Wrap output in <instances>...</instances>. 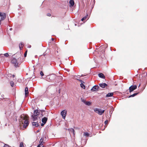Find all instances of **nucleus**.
Masks as SVG:
<instances>
[{"instance_id": "obj_1", "label": "nucleus", "mask_w": 147, "mask_h": 147, "mask_svg": "<svg viewBox=\"0 0 147 147\" xmlns=\"http://www.w3.org/2000/svg\"><path fill=\"white\" fill-rule=\"evenodd\" d=\"M20 125L23 124V127L26 128L29 125V122L28 119V116L24 114L21 115L19 119Z\"/></svg>"}, {"instance_id": "obj_2", "label": "nucleus", "mask_w": 147, "mask_h": 147, "mask_svg": "<svg viewBox=\"0 0 147 147\" xmlns=\"http://www.w3.org/2000/svg\"><path fill=\"white\" fill-rule=\"evenodd\" d=\"M21 59V58L20 57L18 58V60L15 58H13L12 59L11 62L15 67H19L21 63V62L20 61Z\"/></svg>"}, {"instance_id": "obj_3", "label": "nucleus", "mask_w": 147, "mask_h": 147, "mask_svg": "<svg viewBox=\"0 0 147 147\" xmlns=\"http://www.w3.org/2000/svg\"><path fill=\"white\" fill-rule=\"evenodd\" d=\"M40 114V110H34V114L31 113V117L33 121H35L38 119V116Z\"/></svg>"}, {"instance_id": "obj_4", "label": "nucleus", "mask_w": 147, "mask_h": 147, "mask_svg": "<svg viewBox=\"0 0 147 147\" xmlns=\"http://www.w3.org/2000/svg\"><path fill=\"white\" fill-rule=\"evenodd\" d=\"M56 76L55 75L53 74L50 76H47L46 78V80L50 82L54 80L56 78Z\"/></svg>"}, {"instance_id": "obj_5", "label": "nucleus", "mask_w": 147, "mask_h": 147, "mask_svg": "<svg viewBox=\"0 0 147 147\" xmlns=\"http://www.w3.org/2000/svg\"><path fill=\"white\" fill-rule=\"evenodd\" d=\"M94 111L98 113L99 115H102L105 112V110H102L101 109H99L97 108L94 109Z\"/></svg>"}, {"instance_id": "obj_6", "label": "nucleus", "mask_w": 147, "mask_h": 147, "mask_svg": "<svg viewBox=\"0 0 147 147\" xmlns=\"http://www.w3.org/2000/svg\"><path fill=\"white\" fill-rule=\"evenodd\" d=\"M137 88V86L136 85H132L130 86L129 88V90L130 92L133 91L134 90Z\"/></svg>"}, {"instance_id": "obj_7", "label": "nucleus", "mask_w": 147, "mask_h": 147, "mask_svg": "<svg viewBox=\"0 0 147 147\" xmlns=\"http://www.w3.org/2000/svg\"><path fill=\"white\" fill-rule=\"evenodd\" d=\"M6 14L5 13H2L0 12V19L3 20L6 17Z\"/></svg>"}, {"instance_id": "obj_8", "label": "nucleus", "mask_w": 147, "mask_h": 147, "mask_svg": "<svg viewBox=\"0 0 147 147\" xmlns=\"http://www.w3.org/2000/svg\"><path fill=\"white\" fill-rule=\"evenodd\" d=\"M99 88V86L98 85H96L92 87L91 90L92 92H94L98 90Z\"/></svg>"}, {"instance_id": "obj_9", "label": "nucleus", "mask_w": 147, "mask_h": 147, "mask_svg": "<svg viewBox=\"0 0 147 147\" xmlns=\"http://www.w3.org/2000/svg\"><path fill=\"white\" fill-rule=\"evenodd\" d=\"M43 141V138H41L39 142L40 144L37 146V147H40V146H42V147H44V146L43 145V143H44Z\"/></svg>"}, {"instance_id": "obj_10", "label": "nucleus", "mask_w": 147, "mask_h": 147, "mask_svg": "<svg viewBox=\"0 0 147 147\" xmlns=\"http://www.w3.org/2000/svg\"><path fill=\"white\" fill-rule=\"evenodd\" d=\"M67 113V111L65 110H64L62 111L61 112V115L62 116V117L63 119H65V116Z\"/></svg>"}, {"instance_id": "obj_11", "label": "nucleus", "mask_w": 147, "mask_h": 147, "mask_svg": "<svg viewBox=\"0 0 147 147\" xmlns=\"http://www.w3.org/2000/svg\"><path fill=\"white\" fill-rule=\"evenodd\" d=\"M99 86L102 88H105L107 86V84L105 83L99 84Z\"/></svg>"}, {"instance_id": "obj_12", "label": "nucleus", "mask_w": 147, "mask_h": 147, "mask_svg": "<svg viewBox=\"0 0 147 147\" xmlns=\"http://www.w3.org/2000/svg\"><path fill=\"white\" fill-rule=\"evenodd\" d=\"M69 3L70 5V7H71L74 6V2L73 0H70L69 1Z\"/></svg>"}, {"instance_id": "obj_13", "label": "nucleus", "mask_w": 147, "mask_h": 147, "mask_svg": "<svg viewBox=\"0 0 147 147\" xmlns=\"http://www.w3.org/2000/svg\"><path fill=\"white\" fill-rule=\"evenodd\" d=\"M47 117H45L42 118V121L43 123H46L47 122Z\"/></svg>"}, {"instance_id": "obj_14", "label": "nucleus", "mask_w": 147, "mask_h": 147, "mask_svg": "<svg viewBox=\"0 0 147 147\" xmlns=\"http://www.w3.org/2000/svg\"><path fill=\"white\" fill-rule=\"evenodd\" d=\"M32 124L33 126L35 127H37L39 125L38 123L36 122H32Z\"/></svg>"}, {"instance_id": "obj_15", "label": "nucleus", "mask_w": 147, "mask_h": 147, "mask_svg": "<svg viewBox=\"0 0 147 147\" xmlns=\"http://www.w3.org/2000/svg\"><path fill=\"white\" fill-rule=\"evenodd\" d=\"M9 56V55L7 53L4 54V55L3 54H1L0 55V58L1 57H4L5 56L6 57H8Z\"/></svg>"}, {"instance_id": "obj_16", "label": "nucleus", "mask_w": 147, "mask_h": 147, "mask_svg": "<svg viewBox=\"0 0 147 147\" xmlns=\"http://www.w3.org/2000/svg\"><path fill=\"white\" fill-rule=\"evenodd\" d=\"M98 76L99 77L103 79H104L105 78L104 75L102 73L99 74H98Z\"/></svg>"}, {"instance_id": "obj_17", "label": "nucleus", "mask_w": 147, "mask_h": 147, "mask_svg": "<svg viewBox=\"0 0 147 147\" xmlns=\"http://www.w3.org/2000/svg\"><path fill=\"white\" fill-rule=\"evenodd\" d=\"M25 94L26 96H27L28 94V88L27 87H26L25 89Z\"/></svg>"}, {"instance_id": "obj_18", "label": "nucleus", "mask_w": 147, "mask_h": 147, "mask_svg": "<svg viewBox=\"0 0 147 147\" xmlns=\"http://www.w3.org/2000/svg\"><path fill=\"white\" fill-rule=\"evenodd\" d=\"M113 95V92L109 93L106 95V97H111Z\"/></svg>"}, {"instance_id": "obj_19", "label": "nucleus", "mask_w": 147, "mask_h": 147, "mask_svg": "<svg viewBox=\"0 0 147 147\" xmlns=\"http://www.w3.org/2000/svg\"><path fill=\"white\" fill-rule=\"evenodd\" d=\"M24 45L22 42H21L19 45V47L20 50L22 49V48L23 47Z\"/></svg>"}, {"instance_id": "obj_20", "label": "nucleus", "mask_w": 147, "mask_h": 147, "mask_svg": "<svg viewBox=\"0 0 147 147\" xmlns=\"http://www.w3.org/2000/svg\"><path fill=\"white\" fill-rule=\"evenodd\" d=\"M84 103H85L86 105L88 106H90L91 105V102L89 101L87 102L84 101Z\"/></svg>"}, {"instance_id": "obj_21", "label": "nucleus", "mask_w": 147, "mask_h": 147, "mask_svg": "<svg viewBox=\"0 0 147 147\" xmlns=\"http://www.w3.org/2000/svg\"><path fill=\"white\" fill-rule=\"evenodd\" d=\"M138 93H139L138 92V93H134L133 94L130 95V96H129L128 97V98H130V97H134L135 96H136V95H137L138 94Z\"/></svg>"}, {"instance_id": "obj_22", "label": "nucleus", "mask_w": 147, "mask_h": 147, "mask_svg": "<svg viewBox=\"0 0 147 147\" xmlns=\"http://www.w3.org/2000/svg\"><path fill=\"white\" fill-rule=\"evenodd\" d=\"M45 112V110H40V114L41 117H42L44 116V112Z\"/></svg>"}, {"instance_id": "obj_23", "label": "nucleus", "mask_w": 147, "mask_h": 147, "mask_svg": "<svg viewBox=\"0 0 147 147\" xmlns=\"http://www.w3.org/2000/svg\"><path fill=\"white\" fill-rule=\"evenodd\" d=\"M1 145L3 146V147H6V146H7V147H11V146H10L9 145H8L5 144H4L2 142V143H1Z\"/></svg>"}, {"instance_id": "obj_24", "label": "nucleus", "mask_w": 147, "mask_h": 147, "mask_svg": "<svg viewBox=\"0 0 147 147\" xmlns=\"http://www.w3.org/2000/svg\"><path fill=\"white\" fill-rule=\"evenodd\" d=\"M44 115L46 116H48V112L47 111H45V112H44Z\"/></svg>"}, {"instance_id": "obj_25", "label": "nucleus", "mask_w": 147, "mask_h": 147, "mask_svg": "<svg viewBox=\"0 0 147 147\" xmlns=\"http://www.w3.org/2000/svg\"><path fill=\"white\" fill-rule=\"evenodd\" d=\"M80 86L81 87L84 89L85 88V86L83 84L81 83L80 84Z\"/></svg>"}, {"instance_id": "obj_26", "label": "nucleus", "mask_w": 147, "mask_h": 147, "mask_svg": "<svg viewBox=\"0 0 147 147\" xmlns=\"http://www.w3.org/2000/svg\"><path fill=\"white\" fill-rule=\"evenodd\" d=\"M88 15L87 14L86 15V16L84 17H83L81 19V20L82 21H83L84 20H86V18H87V17H88Z\"/></svg>"}, {"instance_id": "obj_27", "label": "nucleus", "mask_w": 147, "mask_h": 147, "mask_svg": "<svg viewBox=\"0 0 147 147\" xmlns=\"http://www.w3.org/2000/svg\"><path fill=\"white\" fill-rule=\"evenodd\" d=\"M10 84L11 86L12 87H13L14 86V83L13 82L11 81L10 82Z\"/></svg>"}, {"instance_id": "obj_28", "label": "nucleus", "mask_w": 147, "mask_h": 147, "mask_svg": "<svg viewBox=\"0 0 147 147\" xmlns=\"http://www.w3.org/2000/svg\"><path fill=\"white\" fill-rule=\"evenodd\" d=\"M84 135L88 137L89 136V134L87 132H85L84 134Z\"/></svg>"}, {"instance_id": "obj_29", "label": "nucleus", "mask_w": 147, "mask_h": 147, "mask_svg": "<svg viewBox=\"0 0 147 147\" xmlns=\"http://www.w3.org/2000/svg\"><path fill=\"white\" fill-rule=\"evenodd\" d=\"M23 143L22 142H21L20 144L19 147H23Z\"/></svg>"}, {"instance_id": "obj_30", "label": "nucleus", "mask_w": 147, "mask_h": 147, "mask_svg": "<svg viewBox=\"0 0 147 147\" xmlns=\"http://www.w3.org/2000/svg\"><path fill=\"white\" fill-rule=\"evenodd\" d=\"M27 51H26L24 54V57H26V56L27 54Z\"/></svg>"}, {"instance_id": "obj_31", "label": "nucleus", "mask_w": 147, "mask_h": 147, "mask_svg": "<svg viewBox=\"0 0 147 147\" xmlns=\"http://www.w3.org/2000/svg\"><path fill=\"white\" fill-rule=\"evenodd\" d=\"M40 74L42 76H43L44 75L42 71L40 72Z\"/></svg>"}, {"instance_id": "obj_32", "label": "nucleus", "mask_w": 147, "mask_h": 147, "mask_svg": "<svg viewBox=\"0 0 147 147\" xmlns=\"http://www.w3.org/2000/svg\"><path fill=\"white\" fill-rule=\"evenodd\" d=\"M77 80H79L80 82H81L82 83L83 82L84 83V82L81 80H79L78 79H77Z\"/></svg>"}, {"instance_id": "obj_33", "label": "nucleus", "mask_w": 147, "mask_h": 147, "mask_svg": "<svg viewBox=\"0 0 147 147\" xmlns=\"http://www.w3.org/2000/svg\"><path fill=\"white\" fill-rule=\"evenodd\" d=\"M108 121L107 120H106L105 121V124L106 125L107 124V123H108Z\"/></svg>"}, {"instance_id": "obj_34", "label": "nucleus", "mask_w": 147, "mask_h": 147, "mask_svg": "<svg viewBox=\"0 0 147 147\" xmlns=\"http://www.w3.org/2000/svg\"><path fill=\"white\" fill-rule=\"evenodd\" d=\"M45 123H42L41 124V126H43L44 125H45Z\"/></svg>"}, {"instance_id": "obj_35", "label": "nucleus", "mask_w": 147, "mask_h": 147, "mask_svg": "<svg viewBox=\"0 0 147 147\" xmlns=\"http://www.w3.org/2000/svg\"><path fill=\"white\" fill-rule=\"evenodd\" d=\"M71 130L72 131H73V133L74 134V129L72 128L71 129Z\"/></svg>"}, {"instance_id": "obj_36", "label": "nucleus", "mask_w": 147, "mask_h": 147, "mask_svg": "<svg viewBox=\"0 0 147 147\" xmlns=\"http://www.w3.org/2000/svg\"><path fill=\"white\" fill-rule=\"evenodd\" d=\"M47 16H51V14L50 13H48L47 14Z\"/></svg>"}, {"instance_id": "obj_37", "label": "nucleus", "mask_w": 147, "mask_h": 147, "mask_svg": "<svg viewBox=\"0 0 147 147\" xmlns=\"http://www.w3.org/2000/svg\"><path fill=\"white\" fill-rule=\"evenodd\" d=\"M18 7H19V8H18V9H19L21 8V5H19Z\"/></svg>"}, {"instance_id": "obj_38", "label": "nucleus", "mask_w": 147, "mask_h": 147, "mask_svg": "<svg viewBox=\"0 0 147 147\" xmlns=\"http://www.w3.org/2000/svg\"><path fill=\"white\" fill-rule=\"evenodd\" d=\"M39 131H40V130L39 129L37 130L36 132L37 133H38Z\"/></svg>"}, {"instance_id": "obj_39", "label": "nucleus", "mask_w": 147, "mask_h": 147, "mask_svg": "<svg viewBox=\"0 0 147 147\" xmlns=\"http://www.w3.org/2000/svg\"><path fill=\"white\" fill-rule=\"evenodd\" d=\"M82 102H83L84 103V101H85V100H84L83 99H82Z\"/></svg>"}, {"instance_id": "obj_40", "label": "nucleus", "mask_w": 147, "mask_h": 147, "mask_svg": "<svg viewBox=\"0 0 147 147\" xmlns=\"http://www.w3.org/2000/svg\"><path fill=\"white\" fill-rule=\"evenodd\" d=\"M12 77L13 78H14V77H15V75H13L12 76Z\"/></svg>"}, {"instance_id": "obj_41", "label": "nucleus", "mask_w": 147, "mask_h": 147, "mask_svg": "<svg viewBox=\"0 0 147 147\" xmlns=\"http://www.w3.org/2000/svg\"><path fill=\"white\" fill-rule=\"evenodd\" d=\"M1 97H2V98H3V97H4V95H3V94H2V95H1Z\"/></svg>"}, {"instance_id": "obj_42", "label": "nucleus", "mask_w": 147, "mask_h": 147, "mask_svg": "<svg viewBox=\"0 0 147 147\" xmlns=\"http://www.w3.org/2000/svg\"><path fill=\"white\" fill-rule=\"evenodd\" d=\"M12 30V28H10L9 29V30Z\"/></svg>"}, {"instance_id": "obj_43", "label": "nucleus", "mask_w": 147, "mask_h": 147, "mask_svg": "<svg viewBox=\"0 0 147 147\" xmlns=\"http://www.w3.org/2000/svg\"><path fill=\"white\" fill-rule=\"evenodd\" d=\"M1 20H2L0 19V25H1Z\"/></svg>"}, {"instance_id": "obj_44", "label": "nucleus", "mask_w": 147, "mask_h": 147, "mask_svg": "<svg viewBox=\"0 0 147 147\" xmlns=\"http://www.w3.org/2000/svg\"><path fill=\"white\" fill-rule=\"evenodd\" d=\"M51 40H52V41H53V40H54V39L53 38H51Z\"/></svg>"}, {"instance_id": "obj_45", "label": "nucleus", "mask_w": 147, "mask_h": 147, "mask_svg": "<svg viewBox=\"0 0 147 147\" xmlns=\"http://www.w3.org/2000/svg\"><path fill=\"white\" fill-rule=\"evenodd\" d=\"M55 145V144H53L52 146H54Z\"/></svg>"}, {"instance_id": "obj_46", "label": "nucleus", "mask_w": 147, "mask_h": 147, "mask_svg": "<svg viewBox=\"0 0 147 147\" xmlns=\"http://www.w3.org/2000/svg\"><path fill=\"white\" fill-rule=\"evenodd\" d=\"M140 86V84H139V86H138V87H139Z\"/></svg>"}, {"instance_id": "obj_47", "label": "nucleus", "mask_w": 147, "mask_h": 147, "mask_svg": "<svg viewBox=\"0 0 147 147\" xmlns=\"http://www.w3.org/2000/svg\"><path fill=\"white\" fill-rule=\"evenodd\" d=\"M31 46H30L28 47L29 48H30L31 47Z\"/></svg>"}, {"instance_id": "obj_48", "label": "nucleus", "mask_w": 147, "mask_h": 147, "mask_svg": "<svg viewBox=\"0 0 147 147\" xmlns=\"http://www.w3.org/2000/svg\"><path fill=\"white\" fill-rule=\"evenodd\" d=\"M59 93H60V90H59Z\"/></svg>"}, {"instance_id": "obj_49", "label": "nucleus", "mask_w": 147, "mask_h": 147, "mask_svg": "<svg viewBox=\"0 0 147 147\" xmlns=\"http://www.w3.org/2000/svg\"><path fill=\"white\" fill-rule=\"evenodd\" d=\"M5 98H3V100H5Z\"/></svg>"}, {"instance_id": "obj_50", "label": "nucleus", "mask_w": 147, "mask_h": 147, "mask_svg": "<svg viewBox=\"0 0 147 147\" xmlns=\"http://www.w3.org/2000/svg\"><path fill=\"white\" fill-rule=\"evenodd\" d=\"M76 24H75V26H76Z\"/></svg>"}]
</instances>
